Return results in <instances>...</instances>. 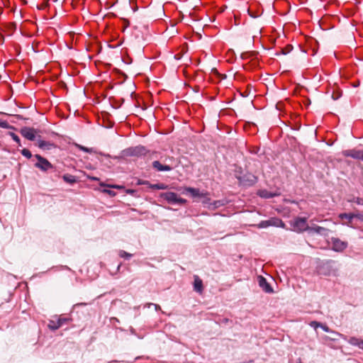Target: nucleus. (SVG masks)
Listing matches in <instances>:
<instances>
[{
    "label": "nucleus",
    "mask_w": 363,
    "mask_h": 363,
    "mask_svg": "<svg viewBox=\"0 0 363 363\" xmlns=\"http://www.w3.org/2000/svg\"><path fill=\"white\" fill-rule=\"evenodd\" d=\"M328 229L318 225L309 227L308 229V233H317L325 236L328 235Z\"/></svg>",
    "instance_id": "nucleus-10"
},
{
    "label": "nucleus",
    "mask_w": 363,
    "mask_h": 363,
    "mask_svg": "<svg viewBox=\"0 0 363 363\" xmlns=\"http://www.w3.org/2000/svg\"><path fill=\"white\" fill-rule=\"evenodd\" d=\"M259 195L265 199H271L277 196L276 194L271 193L267 190H262L259 191Z\"/></svg>",
    "instance_id": "nucleus-18"
},
{
    "label": "nucleus",
    "mask_w": 363,
    "mask_h": 363,
    "mask_svg": "<svg viewBox=\"0 0 363 363\" xmlns=\"http://www.w3.org/2000/svg\"><path fill=\"white\" fill-rule=\"evenodd\" d=\"M99 154H100L101 155L105 156V157H110V155H106V154H104V153H102V152H99Z\"/></svg>",
    "instance_id": "nucleus-40"
},
{
    "label": "nucleus",
    "mask_w": 363,
    "mask_h": 363,
    "mask_svg": "<svg viewBox=\"0 0 363 363\" xmlns=\"http://www.w3.org/2000/svg\"><path fill=\"white\" fill-rule=\"evenodd\" d=\"M269 225H275L278 226L279 225L277 223H275L273 220H263L259 224V228H267Z\"/></svg>",
    "instance_id": "nucleus-19"
},
{
    "label": "nucleus",
    "mask_w": 363,
    "mask_h": 363,
    "mask_svg": "<svg viewBox=\"0 0 363 363\" xmlns=\"http://www.w3.org/2000/svg\"><path fill=\"white\" fill-rule=\"evenodd\" d=\"M79 305H86V303H81Z\"/></svg>",
    "instance_id": "nucleus-47"
},
{
    "label": "nucleus",
    "mask_w": 363,
    "mask_h": 363,
    "mask_svg": "<svg viewBox=\"0 0 363 363\" xmlns=\"http://www.w3.org/2000/svg\"><path fill=\"white\" fill-rule=\"evenodd\" d=\"M63 180L70 184H74L77 182V178L75 176H73L69 174H65L62 177Z\"/></svg>",
    "instance_id": "nucleus-17"
},
{
    "label": "nucleus",
    "mask_w": 363,
    "mask_h": 363,
    "mask_svg": "<svg viewBox=\"0 0 363 363\" xmlns=\"http://www.w3.org/2000/svg\"><path fill=\"white\" fill-rule=\"evenodd\" d=\"M342 154L345 157H350L357 160H362L363 151L356 150H347L342 152Z\"/></svg>",
    "instance_id": "nucleus-8"
},
{
    "label": "nucleus",
    "mask_w": 363,
    "mask_h": 363,
    "mask_svg": "<svg viewBox=\"0 0 363 363\" xmlns=\"http://www.w3.org/2000/svg\"><path fill=\"white\" fill-rule=\"evenodd\" d=\"M128 193H132V192H133V190H130V191H128Z\"/></svg>",
    "instance_id": "nucleus-45"
},
{
    "label": "nucleus",
    "mask_w": 363,
    "mask_h": 363,
    "mask_svg": "<svg viewBox=\"0 0 363 363\" xmlns=\"http://www.w3.org/2000/svg\"><path fill=\"white\" fill-rule=\"evenodd\" d=\"M241 57L245 58V54H242Z\"/></svg>",
    "instance_id": "nucleus-43"
},
{
    "label": "nucleus",
    "mask_w": 363,
    "mask_h": 363,
    "mask_svg": "<svg viewBox=\"0 0 363 363\" xmlns=\"http://www.w3.org/2000/svg\"><path fill=\"white\" fill-rule=\"evenodd\" d=\"M291 50H292V46L289 45L286 48L281 49V53L282 55H286V54L289 53L291 51Z\"/></svg>",
    "instance_id": "nucleus-28"
},
{
    "label": "nucleus",
    "mask_w": 363,
    "mask_h": 363,
    "mask_svg": "<svg viewBox=\"0 0 363 363\" xmlns=\"http://www.w3.org/2000/svg\"><path fill=\"white\" fill-rule=\"evenodd\" d=\"M339 218H341V219H347L348 220V222L346 223L348 226H351L352 227V219H354V216H353V213H340L339 215Z\"/></svg>",
    "instance_id": "nucleus-16"
},
{
    "label": "nucleus",
    "mask_w": 363,
    "mask_h": 363,
    "mask_svg": "<svg viewBox=\"0 0 363 363\" xmlns=\"http://www.w3.org/2000/svg\"><path fill=\"white\" fill-rule=\"evenodd\" d=\"M118 255L121 257H123L125 259H129L133 256L132 254H130L124 250H120Z\"/></svg>",
    "instance_id": "nucleus-24"
},
{
    "label": "nucleus",
    "mask_w": 363,
    "mask_h": 363,
    "mask_svg": "<svg viewBox=\"0 0 363 363\" xmlns=\"http://www.w3.org/2000/svg\"><path fill=\"white\" fill-rule=\"evenodd\" d=\"M21 135L26 139L33 141L35 139L36 130L32 128L25 127L21 130Z\"/></svg>",
    "instance_id": "nucleus-7"
},
{
    "label": "nucleus",
    "mask_w": 363,
    "mask_h": 363,
    "mask_svg": "<svg viewBox=\"0 0 363 363\" xmlns=\"http://www.w3.org/2000/svg\"><path fill=\"white\" fill-rule=\"evenodd\" d=\"M361 349H362V350H363V340H362V341H361Z\"/></svg>",
    "instance_id": "nucleus-42"
},
{
    "label": "nucleus",
    "mask_w": 363,
    "mask_h": 363,
    "mask_svg": "<svg viewBox=\"0 0 363 363\" xmlns=\"http://www.w3.org/2000/svg\"><path fill=\"white\" fill-rule=\"evenodd\" d=\"M194 289L195 291L201 294L203 290V281L197 275H194Z\"/></svg>",
    "instance_id": "nucleus-15"
},
{
    "label": "nucleus",
    "mask_w": 363,
    "mask_h": 363,
    "mask_svg": "<svg viewBox=\"0 0 363 363\" xmlns=\"http://www.w3.org/2000/svg\"><path fill=\"white\" fill-rule=\"evenodd\" d=\"M354 218H357L363 223V213L362 212H354L353 213Z\"/></svg>",
    "instance_id": "nucleus-26"
},
{
    "label": "nucleus",
    "mask_w": 363,
    "mask_h": 363,
    "mask_svg": "<svg viewBox=\"0 0 363 363\" xmlns=\"http://www.w3.org/2000/svg\"><path fill=\"white\" fill-rule=\"evenodd\" d=\"M296 363H302L301 358H298L297 359V362Z\"/></svg>",
    "instance_id": "nucleus-41"
},
{
    "label": "nucleus",
    "mask_w": 363,
    "mask_h": 363,
    "mask_svg": "<svg viewBox=\"0 0 363 363\" xmlns=\"http://www.w3.org/2000/svg\"><path fill=\"white\" fill-rule=\"evenodd\" d=\"M89 178L92 180V181H98L99 180V178L97 177H89Z\"/></svg>",
    "instance_id": "nucleus-39"
},
{
    "label": "nucleus",
    "mask_w": 363,
    "mask_h": 363,
    "mask_svg": "<svg viewBox=\"0 0 363 363\" xmlns=\"http://www.w3.org/2000/svg\"><path fill=\"white\" fill-rule=\"evenodd\" d=\"M100 185H101V186H106L104 183H101V184H100Z\"/></svg>",
    "instance_id": "nucleus-44"
},
{
    "label": "nucleus",
    "mask_w": 363,
    "mask_h": 363,
    "mask_svg": "<svg viewBox=\"0 0 363 363\" xmlns=\"http://www.w3.org/2000/svg\"><path fill=\"white\" fill-rule=\"evenodd\" d=\"M37 145L43 150H50L55 147L53 143L40 139L37 140Z\"/></svg>",
    "instance_id": "nucleus-14"
},
{
    "label": "nucleus",
    "mask_w": 363,
    "mask_h": 363,
    "mask_svg": "<svg viewBox=\"0 0 363 363\" xmlns=\"http://www.w3.org/2000/svg\"><path fill=\"white\" fill-rule=\"evenodd\" d=\"M240 184L245 186H251L257 182V177L252 173H246L242 176H236Z\"/></svg>",
    "instance_id": "nucleus-4"
},
{
    "label": "nucleus",
    "mask_w": 363,
    "mask_h": 363,
    "mask_svg": "<svg viewBox=\"0 0 363 363\" xmlns=\"http://www.w3.org/2000/svg\"><path fill=\"white\" fill-rule=\"evenodd\" d=\"M160 197L166 200L170 204L184 205L186 201L184 199L178 197L174 192H164L160 194Z\"/></svg>",
    "instance_id": "nucleus-3"
},
{
    "label": "nucleus",
    "mask_w": 363,
    "mask_h": 363,
    "mask_svg": "<svg viewBox=\"0 0 363 363\" xmlns=\"http://www.w3.org/2000/svg\"><path fill=\"white\" fill-rule=\"evenodd\" d=\"M150 188L152 189H166L167 186L162 183H157L155 184H150Z\"/></svg>",
    "instance_id": "nucleus-20"
},
{
    "label": "nucleus",
    "mask_w": 363,
    "mask_h": 363,
    "mask_svg": "<svg viewBox=\"0 0 363 363\" xmlns=\"http://www.w3.org/2000/svg\"><path fill=\"white\" fill-rule=\"evenodd\" d=\"M274 222H275V223H277L279 225L277 227L284 228V226H285L284 223L280 219L275 218V219H274Z\"/></svg>",
    "instance_id": "nucleus-30"
},
{
    "label": "nucleus",
    "mask_w": 363,
    "mask_h": 363,
    "mask_svg": "<svg viewBox=\"0 0 363 363\" xmlns=\"http://www.w3.org/2000/svg\"><path fill=\"white\" fill-rule=\"evenodd\" d=\"M48 327L52 330H55L58 329L59 328H60V324H57V323L55 322V320H50L48 324Z\"/></svg>",
    "instance_id": "nucleus-23"
},
{
    "label": "nucleus",
    "mask_w": 363,
    "mask_h": 363,
    "mask_svg": "<svg viewBox=\"0 0 363 363\" xmlns=\"http://www.w3.org/2000/svg\"><path fill=\"white\" fill-rule=\"evenodd\" d=\"M258 282L259 286L262 289V290L268 294L273 293V289L270 286V284L267 281L266 279L262 276L258 277Z\"/></svg>",
    "instance_id": "nucleus-9"
},
{
    "label": "nucleus",
    "mask_w": 363,
    "mask_h": 363,
    "mask_svg": "<svg viewBox=\"0 0 363 363\" xmlns=\"http://www.w3.org/2000/svg\"><path fill=\"white\" fill-rule=\"evenodd\" d=\"M213 71H214L216 73H217V70L215 69H213Z\"/></svg>",
    "instance_id": "nucleus-46"
},
{
    "label": "nucleus",
    "mask_w": 363,
    "mask_h": 363,
    "mask_svg": "<svg viewBox=\"0 0 363 363\" xmlns=\"http://www.w3.org/2000/svg\"><path fill=\"white\" fill-rule=\"evenodd\" d=\"M150 306H153L155 307V309L156 311H158V310H160V309H161L160 306L159 305H157V304L152 303H147V306L148 308H149Z\"/></svg>",
    "instance_id": "nucleus-35"
},
{
    "label": "nucleus",
    "mask_w": 363,
    "mask_h": 363,
    "mask_svg": "<svg viewBox=\"0 0 363 363\" xmlns=\"http://www.w3.org/2000/svg\"><path fill=\"white\" fill-rule=\"evenodd\" d=\"M77 146L79 150H81L85 152H88V153H93V152L96 153V151L94 148H89V147L82 146L81 145H77Z\"/></svg>",
    "instance_id": "nucleus-22"
},
{
    "label": "nucleus",
    "mask_w": 363,
    "mask_h": 363,
    "mask_svg": "<svg viewBox=\"0 0 363 363\" xmlns=\"http://www.w3.org/2000/svg\"><path fill=\"white\" fill-rule=\"evenodd\" d=\"M330 335H324L322 337L324 342H327L328 341H337L340 337L342 336V334L333 330L330 332Z\"/></svg>",
    "instance_id": "nucleus-13"
},
{
    "label": "nucleus",
    "mask_w": 363,
    "mask_h": 363,
    "mask_svg": "<svg viewBox=\"0 0 363 363\" xmlns=\"http://www.w3.org/2000/svg\"><path fill=\"white\" fill-rule=\"evenodd\" d=\"M67 318H58L57 323V324H60V327L65 323L67 322Z\"/></svg>",
    "instance_id": "nucleus-36"
},
{
    "label": "nucleus",
    "mask_w": 363,
    "mask_h": 363,
    "mask_svg": "<svg viewBox=\"0 0 363 363\" xmlns=\"http://www.w3.org/2000/svg\"><path fill=\"white\" fill-rule=\"evenodd\" d=\"M107 186H108V187H112V188H116V189H121V187L120 186H118V185H112V186H111V185H107Z\"/></svg>",
    "instance_id": "nucleus-38"
},
{
    "label": "nucleus",
    "mask_w": 363,
    "mask_h": 363,
    "mask_svg": "<svg viewBox=\"0 0 363 363\" xmlns=\"http://www.w3.org/2000/svg\"><path fill=\"white\" fill-rule=\"evenodd\" d=\"M152 167L158 172H169L172 169L169 165L162 164L159 161L156 160L152 162Z\"/></svg>",
    "instance_id": "nucleus-12"
},
{
    "label": "nucleus",
    "mask_w": 363,
    "mask_h": 363,
    "mask_svg": "<svg viewBox=\"0 0 363 363\" xmlns=\"http://www.w3.org/2000/svg\"><path fill=\"white\" fill-rule=\"evenodd\" d=\"M324 331L327 332V333H329L332 330L331 329H330L325 324H323L321 323V325L320 327Z\"/></svg>",
    "instance_id": "nucleus-32"
},
{
    "label": "nucleus",
    "mask_w": 363,
    "mask_h": 363,
    "mask_svg": "<svg viewBox=\"0 0 363 363\" xmlns=\"http://www.w3.org/2000/svg\"><path fill=\"white\" fill-rule=\"evenodd\" d=\"M10 135L12 138V139L15 142H16V143L18 144V146H21L20 138H19V137L16 134H15L13 133H11Z\"/></svg>",
    "instance_id": "nucleus-27"
},
{
    "label": "nucleus",
    "mask_w": 363,
    "mask_h": 363,
    "mask_svg": "<svg viewBox=\"0 0 363 363\" xmlns=\"http://www.w3.org/2000/svg\"><path fill=\"white\" fill-rule=\"evenodd\" d=\"M310 325L313 328H314L315 329H316L317 328H319L320 327L321 325V323H319L318 321H311V323H310Z\"/></svg>",
    "instance_id": "nucleus-29"
},
{
    "label": "nucleus",
    "mask_w": 363,
    "mask_h": 363,
    "mask_svg": "<svg viewBox=\"0 0 363 363\" xmlns=\"http://www.w3.org/2000/svg\"><path fill=\"white\" fill-rule=\"evenodd\" d=\"M0 127L4 128H7L9 127V124L5 121H0Z\"/></svg>",
    "instance_id": "nucleus-33"
},
{
    "label": "nucleus",
    "mask_w": 363,
    "mask_h": 363,
    "mask_svg": "<svg viewBox=\"0 0 363 363\" xmlns=\"http://www.w3.org/2000/svg\"><path fill=\"white\" fill-rule=\"evenodd\" d=\"M355 202H356L358 205H363V199H362L357 198V199H356Z\"/></svg>",
    "instance_id": "nucleus-37"
},
{
    "label": "nucleus",
    "mask_w": 363,
    "mask_h": 363,
    "mask_svg": "<svg viewBox=\"0 0 363 363\" xmlns=\"http://www.w3.org/2000/svg\"><path fill=\"white\" fill-rule=\"evenodd\" d=\"M34 157L37 159L38 162L35 164V167L43 172H47L53 168V165L45 157L40 155H35Z\"/></svg>",
    "instance_id": "nucleus-5"
},
{
    "label": "nucleus",
    "mask_w": 363,
    "mask_h": 363,
    "mask_svg": "<svg viewBox=\"0 0 363 363\" xmlns=\"http://www.w3.org/2000/svg\"><path fill=\"white\" fill-rule=\"evenodd\" d=\"M361 341L357 337H352L349 340L348 342L352 345L358 346L359 348H361Z\"/></svg>",
    "instance_id": "nucleus-21"
},
{
    "label": "nucleus",
    "mask_w": 363,
    "mask_h": 363,
    "mask_svg": "<svg viewBox=\"0 0 363 363\" xmlns=\"http://www.w3.org/2000/svg\"><path fill=\"white\" fill-rule=\"evenodd\" d=\"M103 192L108 194V195L113 196L116 195V193L113 191L109 190V189H104Z\"/></svg>",
    "instance_id": "nucleus-34"
},
{
    "label": "nucleus",
    "mask_w": 363,
    "mask_h": 363,
    "mask_svg": "<svg viewBox=\"0 0 363 363\" xmlns=\"http://www.w3.org/2000/svg\"><path fill=\"white\" fill-rule=\"evenodd\" d=\"M184 191L186 193L190 194L191 196L194 198H196V197L202 198V197H205L206 195V193L201 192L199 189H195V188H192V187H186Z\"/></svg>",
    "instance_id": "nucleus-11"
},
{
    "label": "nucleus",
    "mask_w": 363,
    "mask_h": 363,
    "mask_svg": "<svg viewBox=\"0 0 363 363\" xmlns=\"http://www.w3.org/2000/svg\"><path fill=\"white\" fill-rule=\"evenodd\" d=\"M137 184H138V185L145 184V185H148L150 186V182L148 181L138 179V182H137Z\"/></svg>",
    "instance_id": "nucleus-31"
},
{
    "label": "nucleus",
    "mask_w": 363,
    "mask_h": 363,
    "mask_svg": "<svg viewBox=\"0 0 363 363\" xmlns=\"http://www.w3.org/2000/svg\"><path fill=\"white\" fill-rule=\"evenodd\" d=\"M291 226L293 227V230L297 233H302L303 231H308L309 229V225L307 223L306 218H296L293 221H291Z\"/></svg>",
    "instance_id": "nucleus-2"
},
{
    "label": "nucleus",
    "mask_w": 363,
    "mask_h": 363,
    "mask_svg": "<svg viewBox=\"0 0 363 363\" xmlns=\"http://www.w3.org/2000/svg\"><path fill=\"white\" fill-rule=\"evenodd\" d=\"M332 249L335 252H342L347 247V242L340 240L339 238H332Z\"/></svg>",
    "instance_id": "nucleus-6"
},
{
    "label": "nucleus",
    "mask_w": 363,
    "mask_h": 363,
    "mask_svg": "<svg viewBox=\"0 0 363 363\" xmlns=\"http://www.w3.org/2000/svg\"><path fill=\"white\" fill-rule=\"evenodd\" d=\"M147 152L146 148L143 145H138L135 147H130L128 148L124 149L121 151L120 156L114 157L115 159H120L126 157H142L145 155Z\"/></svg>",
    "instance_id": "nucleus-1"
},
{
    "label": "nucleus",
    "mask_w": 363,
    "mask_h": 363,
    "mask_svg": "<svg viewBox=\"0 0 363 363\" xmlns=\"http://www.w3.org/2000/svg\"><path fill=\"white\" fill-rule=\"evenodd\" d=\"M21 154L26 157V158H28L30 159L31 157H32V154L30 152V150H28V149H23L21 151Z\"/></svg>",
    "instance_id": "nucleus-25"
}]
</instances>
